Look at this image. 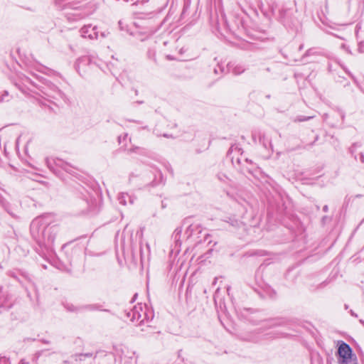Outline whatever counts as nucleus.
I'll use <instances>...</instances> for the list:
<instances>
[{
	"label": "nucleus",
	"instance_id": "obj_10",
	"mask_svg": "<svg viewBox=\"0 0 364 364\" xmlns=\"http://www.w3.org/2000/svg\"><path fill=\"white\" fill-rule=\"evenodd\" d=\"M4 101H9V93L8 92L5 91L4 94L0 97V102H4Z\"/></svg>",
	"mask_w": 364,
	"mask_h": 364
},
{
	"label": "nucleus",
	"instance_id": "obj_16",
	"mask_svg": "<svg viewBox=\"0 0 364 364\" xmlns=\"http://www.w3.org/2000/svg\"><path fill=\"white\" fill-rule=\"evenodd\" d=\"M311 119V117H309L307 118V119ZM299 120H300V121H304V119H299ZM304 120H306V119H304Z\"/></svg>",
	"mask_w": 364,
	"mask_h": 364
},
{
	"label": "nucleus",
	"instance_id": "obj_8",
	"mask_svg": "<svg viewBox=\"0 0 364 364\" xmlns=\"http://www.w3.org/2000/svg\"><path fill=\"white\" fill-rule=\"evenodd\" d=\"M22 83L27 86L28 85H31L33 86H36L35 83L28 77L23 76V77L21 78Z\"/></svg>",
	"mask_w": 364,
	"mask_h": 364
},
{
	"label": "nucleus",
	"instance_id": "obj_4",
	"mask_svg": "<svg viewBox=\"0 0 364 364\" xmlns=\"http://www.w3.org/2000/svg\"><path fill=\"white\" fill-rule=\"evenodd\" d=\"M65 308L70 311V312H78L82 309H87L89 311H95L98 309L97 305H87L85 306H75L73 304L66 303L65 305Z\"/></svg>",
	"mask_w": 364,
	"mask_h": 364
},
{
	"label": "nucleus",
	"instance_id": "obj_2",
	"mask_svg": "<svg viewBox=\"0 0 364 364\" xmlns=\"http://www.w3.org/2000/svg\"><path fill=\"white\" fill-rule=\"evenodd\" d=\"M80 33L83 38H88L90 39H97L98 38L97 27L92 26V25L83 26L80 30Z\"/></svg>",
	"mask_w": 364,
	"mask_h": 364
},
{
	"label": "nucleus",
	"instance_id": "obj_1",
	"mask_svg": "<svg viewBox=\"0 0 364 364\" xmlns=\"http://www.w3.org/2000/svg\"><path fill=\"white\" fill-rule=\"evenodd\" d=\"M339 355V364H358L357 359L352 354V350L349 345L342 342L338 349Z\"/></svg>",
	"mask_w": 364,
	"mask_h": 364
},
{
	"label": "nucleus",
	"instance_id": "obj_13",
	"mask_svg": "<svg viewBox=\"0 0 364 364\" xmlns=\"http://www.w3.org/2000/svg\"><path fill=\"white\" fill-rule=\"evenodd\" d=\"M38 223V221L37 220H33L31 223V228L33 229L36 225H37Z\"/></svg>",
	"mask_w": 364,
	"mask_h": 364
},
{
	"label": "nucleus",
	"instance_id": "obj_7",
	"mask_svg": "<svg viewBox=\"0 0 364 364\" xmlns=\"http://www.w3.org/2000/svg\"><path fill=\"white\" fill-rule=\"evenodd\" d=\"M55 164L58 166H60L62 168H63L65 171H69L70 170V166L68 165V164L65 163L64 161H63L62 160H60V159H58L56 161H55Z\"/></svg>",
	"mask_w": 364,
	"mask_h": 364
},
{
	"label": "nucleus",
	"instance_id": "obj_6",
	"mask_svg": "<svg viewBox=\"0 0 364 364\" xmlns=\"http://www.w3.org/2000/svg\"><path fill=\"white\" fill-rule=\"evenodd\" d=\"M229 69L234 73L235 75H240L245 70V68L242 65H236L233 66V65H229Z\"/></svg>",
	"mask_w": 364,
	"mask_h": 364
},
{
	"label": "nucleus",
	"instance_id": "obj_12",
	"mask_svg": "<svg viewBox=\"0 0 364 364\" xmlns=\"http://www.w3.org/2000/svg\"><path fill=\"white\" fill-rule=\"evenodd\" d=\"M0 364H10L7 358L0 357Z\"/></svg>",
	"mask_w": 364,
	"mask_h": 364
},
{
	"label": "nucleus",
	"instance_id": "obj_5",
	"mask_svg": "<svg viewBox=\"0 0 364 364\" xmlns=\"http://www.w3.org/2000/svg\"><path fill=\"white\" fill-rule=\"evenodd\" d=\"M135 198L133 196H129L128 193H122L118 196V200L120 204L125 205H127V200L130 204H133Z\"/></svg>",
	"mask_w": 364,
	"mask_h": 364
},
{
	"label": "nucleus",
	"instance_id": "obj_17",
	"mask_svg": "<svg viewBox=\"0 0 364 364\" xmlns=\"http://www.w3.org/2000/svg\"><path fill=\"white\" fill-rule=\"evenodd\" d=\"M154 32H155V31H151V34L154 33Z\"/></svg>",
	"mask_w": 364,
	"mask_h": 364
},
{
	"label": "nucleus",
	"instance_id": "obj_14",
	"mask_svg": "<svg viewBox=\"0 0 364 364\" xmlns=\"http://www.w3.org/2000/svg\"><path fill=\"white\" fill-rule=\"evenodd\" d=\"M328 210V206L327 205H325L323 207V211L326 212Z\"/></svg>",
	"mask_w": 364,
	"mask_h": 364
},
{
	"label": "nucleus",
	"instance_id": "obj_11",
	"mask_svg": "<svg viewBox=\"0 0 364 364\" xmlns=\"http://www.w3.org/2000/svg\"><path fill=\"white\" fill-rule=\"evenodd\" d=\"M356 160H359L360 162L364 163V154L360 152L358 156H355Z\"/></svg>",
	"mask_w": 364,
	"mask_h": 364
},
{
	"label": "nucleus",
	"instance_id": "obj_15",
	"mask_svg": "<svg viewBox=\"0 0 364 364\" xmlns=\"http://www.w3.org/2000/svg\"><path fill=\"white\" fill-rule=\"evenodd\" d=\"M48 240H50V242H53L54 240V237H48Z\"/></svg>",
	"mask_w": 364,
	"mask_h": 364
},
{
	"label": "nucleus",
	"instance_id": "obj_9",
	"mask_svg": "<svg viewBox=\"0 0 364 364\" xmlns=\"http://www.w3.org/2000/svg\"><path fill=\"white\" fill-rule=\"evenodd\" d=\"M136 313L138 314V316H137V319H141V322H143L144 318H146L147 315H146V312H144L143 314H139L137 312V308L135 307L134 309V312L133 314H135Z\"/></svg>",
	"mask_w": 364,
	"mask_h": 364
},
{
	"label": "nucleus",
	"instance_id": "obj_3",
	"mask_svg": "<svg viewBox=\"0 0 364 364\" xmlns=\"http://www.w3.org/2000/svg\"><path fill=\"white\" fill-rule=\"evenodd\" d=\"M90 59L87 56L79 58L75 63V68L80 75H82L86 73L85 67L89 65Z\"/></svg>",
	"mask_w": 364,
	"mask_h": 364
}]
</instances>
